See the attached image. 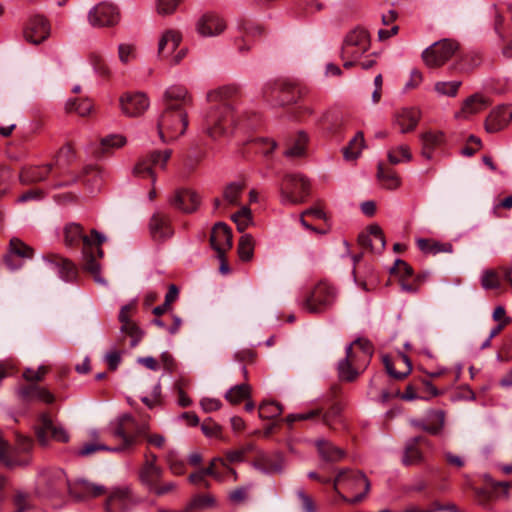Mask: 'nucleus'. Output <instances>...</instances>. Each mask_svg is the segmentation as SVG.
<instances>
[{
    "label": "nucleus",
    "instance_id": "1",
    "mask_svg": "<svg viewBox=\"0 0 512 512\" xmlns=\"http://www.w3.org/2000/svg\"><path fill=\"white\" fill-rule=\"evenodd\" d=\"M238 93L235 86H223L207 94L210 107L204 116V130L213 139L231 134L243 126L242 118L234 111L230 100Z\"/></svg>",
    "mask_w": 512,
    "mask_h": 512
},
{
    "label": "nucleus",
    "instance_id": "2",
    "mask_svg": "<svg viewBox=\"0 0 512 512\" xmlns=\"http://www.w3.org/2000/svg\"><path fill=\"white\" fill-rule=\"evenodd\" d=\"M191 97L185 87L171 86L164 94V109L157 120L158 134L163 142L182 136L188 126L186 108Z\"/></svg>",
    "mask_w": 512,
    "mask_h": 512
},
{
    "label": "nucleus",
    "instance_id": "3",
    "mask_svg": "<svg viewBox=\"0 0 512 512\" xmlns=\"http://www.w3.org/2000/svg\"><path fill=\"white\" fill-rule=\"evenodd\" d=\"M64 244L66 247H75L82 243V256L84 269L93 274L96 282L105 283L99 276L100 265L96 257L103 256L100 245L106 241L103 233L92 229L90 235L83 234V228L78 223H68L63 228Z\"/></svg>",
    "mask_w": 512,
    "mask_h": 512
},
{
    "label": "nucleus",
    "instance_id": "4",
    "mask_svg": "<svg viewBox=\"0 0 512 512\" xmlns=\"http://www.w3.org/2000/svg\"><path fill=\"white\" fill-rule=\"evenodd\" d=\"M371 483L366 475L350 468L338 469L333 489L340 499L349 504L361 502L370 492Z\"/></svg>",
    "mask_w": 512,
    "mask_h": 512
},
{
    "label": "nucleus",
    "instance_id": "5",
    "mask_svg": "<svg viewBox=\"0 0 512 512\" xmlns=\"http://www.w3.org/2000/svg\"><path fill=\"white\" fill-rule=\"evenodd\" d=\"M110 433L113 437L122 440L120 446L114 447V452H123L133 447L137 442V437L146 438L148 425L146 423L138 424L132 415L125 413L112 421L109 425Z\"/></svg>",
    "mask_w": 512,
    "mask_h": 512
},
{
    "label": "nucleus",
    "instance_id": "6",
    "mask_svg": "<svg viewBox=\"0 0 512 512\" xmlns=\"http://www.w3.org/2000/svg\"><path fill=\"white\" fill-rule=\"evenodd\" d=\"M72 482L61 468H47L39 472L35 490L38 496L44 498H59L66 492L70 494Z\"/></svg>",
    "mask_w": 512,
    "mask_h": 512
},
{
    "label": "nucleus",
    "instance_id": "7",
    "mask_svg": "<svg viewBox=\"0 0 512 512\" xmlns=\"http://www.w3.org/2000/svg\"><path fill=\"white\" fill-rule=\"evenodd\" d=\"M337 299L336 288L327 281L318 282L302 301V308L309 313L329 310Z\"/></svg>",
    "mask_w": 512,
    "mask_h": 512
},
{
    "label": "nucleus",
    "instance_id": "8",
    "mask_svg": "<svg viewBox=\"0 0 512 512\" xmlns=\"http://www.w3.org/2000/svg\"><path fill=\"white\" fill-rule=\"evenodd\" d=\"M310 184L302 174H287L281 187V202L284 205H296L304 202L309 194Z\"/></svg>",
    "mask_w": 512,
    "mask_h": 512
},
{
    "label": "nucleus",
    "instance_id": "9",
    "mask_svg": "<svg viewBox=\"0 0 512 512\" xmlns=\"http://www.w3.org/2000/svg\"><path fill=\"white\" fill-rule=\"evenodd\" d=\"M370 35L361 27L349 31L341 47V58H361L370 49Z\"/></svg>",
    "mask_w": 512,
    "mask_h": 512
},
{
    "label": "nucleus",
    "instance_id": "10",
    "mask_svg": "<svg viewBox=\"0 0 512 512\" xmlns=\"http://www.w3.org/2000/svg\"><path fill=\"white\" fill-rule=\"evenodd\" d=\"M459 49L456 41L443 39L433 43L422 52V59L429 68H438L444 65Z\"/></svg>",
    "mask_w": 512,
    "mask_h": 512
},
{
    "label": "nucleus",
    "instance_id": "11",
    "mask_svg": "<svg viewBox=\"0 0 512 512\" xmlns=\"http://www.w3.org/2000/svg\"><path fill=\"white\" fill-rule=\"evenodd\" d=\"M171 157V150L153 151L145 158L141 159L134 167V174L138 177L152 179V185L156 183L155 169H165L166 163Z\"/></svg>",
    "mask_w": 512,
    "mask_h": 512
},
{
    "label": "nucleus",
    "instance_id": "12",
    "mask_svg": "<svg viewBox=\"0 0 512 512\" xmlns=\"http://www.w3.org/2000/svg\"><path fill=\"white\" fill-rule=\"evenodd\" d=\"M87 19L92 27H111L119 22L120 13L113 3L103 1L88 11Z\"/></svg>",
    "mask_w": 512,
    "mask_h": 512
},
{
    "label": "nucleus",
    "instance_id": "13",
    "mask_svg": "<svg viewBox=\"0 0 512 512\" xmlns=\"http://www.w3.org/2000/svg\"><path fill=\"white\" fill-rule=\"evenodd\" d=\"M36 435L38 441L43 446L47 445L50 439L63 443L69 440V434L65 428L60 424H56L48 413L40 414Z\"/></svg>",
    "mask_w": 512,
    "mask_h": 512
},
{
    "label": "nucleus",
    "instance_id": "14",
    "mask_svg": "<svg viewBox=\"0 0 512 512\" xmlns=\"http://www.w3.org/2000/svg\"><path fill=\"white\" fill-rule=\"evenodd\" d=\"M345 352V358L338 362V375L341 380L352 382L366 367H363L358 355L353 351V344H349Z\"/></svg>",
    "mask_w": 512,
    "mask_h": 512
},
{
    "label": "nucleus",
    "instance_id": "15",
    "mask_svg": "<svg viewBox=\"0 0 512 512\" xmlns=\"http://www.w3.org/2000/svg\"><path fill=\"white\" fill-rule=\"evenodd\" d=\"M119 106L125 116L138 117L149 108L150 101L142 92H127L120 97Z\"/></svg>",
    "mask_w": 512,
    "mask_h": 512
},
{
    "label": "nucleus",
    "instance_id": "16",
    "mask_svg": "<svg viewBox=\"0 0 512 512\" xmlns=\"http://www.w3.org/2000/svg\"><path fill=\"white\" fill-rule=\"evenodd\" d=\"M134 309V302L126 304L122 306L118 317L121 323L120 333L123 336L127 335L131 338L130 346L132 348L136 347L139 344L143 336L142 330L137 326L136 323L130 320V314L133 312Z\"/></svg>",
    "mask_w": 512,
    "mask_h": 512
},
{
    "label": "nucleus",
    "instance_id": "17",
    "mask_svg": "<svg viewBox=\"0 0 512 512\" xmlns=\"http://www.w3.org/2000/svg\"><path fill=\"white\" fill-rule=\"evenodd\" d=\"M49 34L50 26L47 20L39 15L31 17L23 31L25 40L34 45H38L46 40Z\"/></svg>",
    "mask_w": 512,
    "mask_h": 512
},
{
    "label": "nucleus",
    "instance_id": "18",
    "mask_svg": "<svg viewBox=\"0 0 512 512\" xmlns=\"http://www.w3.org/2000/svg\"><path fill=\"white\" fill-rule=\"evenodd\" d=\"M135 500L128 487L115 488L110 493L105 503L106 512H127Z\"/></svg>",
    "mask_w": 512,
    "mask_h": 512
},
{
    "label": "nucleus",
    "instance_id": "19",
    "mask_svg": "<svg viewBox=\"0 0 512 512\" xmlns=\"http://www.w3.org/2000/svg\"><path fill=\"white\" fill-rule=\"evenodd\" d=\"M210 243L217 252L218 258H222L225 252L232 247V232L230 228L222 222L215 224L211 232Z\"/></svg>",
    "mask_w": 512,
    "mask_h": 512
},
{
    "label": "nucleus",
    "instance_id": "20",
    "mask_svg": "<svg viewBox=\"0 0 512 512\" xmlns=\"http://www.w3.org/2000/svg\"><path fill=\"white\" fill-rule=\"evenodd\" d=\"M9 253L5 256L4 261L6 266L11 270H17L22 267V262H15L14 257H20L22 259H31L34 256V250L32 247L25 244L18 238H12L10 240Z\"/></svg>",
    "mask_w": 512,
    "mask_h": 512
},
{
    "label": "nucleus",
    "instance_id": "21",
    "mask_svg": "<svg viewBox=\"0 0 512 512\" xmlns=\"http://www.w3.org/2000/svg\"><path fill=\"white\" fill-rule=\"evenodd\" d=\"M226 28L225 21L215 13L202 15L196 24L197 32L203 37H214L221 34Z\"/></svg>",
    "mask_w": 512,
    "mask_h": 512
},
{
    "label": "nucleus",
    "instance_id": "22",
    "mask_svg": "<svg viewBox=\"0 0 512 512\" xmlns=\"http://www.w3.org/2000/svg\"><path fill=\"white\" fill-rule=\"evenodd\" d=\"M512 120V108L507 105L493 109L485 121V129L489 133H496L504 129Z\"/></svg>",
    "mask_w": 512,
    "mask_h": 512
},
{
    "label": "nucleus",
    "instance_id": "23",
    "mask_svg": "<svg viewBox=\"0 0 512 512\" xmlns=\"http://www.w3.org/2000/svg\"><path fill=\"white\" fill-rule=\"evenodd\" d=\"M254 467L265 474L281 472L284 468V458L282 454L259 452L254 461Z\"/></svg>",
    "mask_w": 512,
    "mask_h": 512
},
{
    "label": "nucleus",
    "instance_id": "24",
    "mask_svg": "<svg viewBox=\"0 0 512 512\" xmlns=\"http://www.w3.org/2000/svg\"><path fill=\"white\" fill-rule=\"evenodd\" d=\"M421 443L428 444V440L423 436H416L406 441L401 459L403 465H418L424 461V454L419 448Z\"/></svg>",
    "mask_w": 512,
    "mask_h": 512
},
{
    "label": "nucleus",
    "instance_id": "25",
    "mask_svg": "<svg viewBox=\"0 0 512 512\" xmlns=\"http://www.w3.org/2000/svg\"><path fill=\"white\" fill-rule=\"evenodd\" d=\"M182 38V33L179 30H165L158 41V55L163 59L170 58L179 47Z\"/></svg>",
    "mask_w": 512,
    "mask_h": 512
},
{
    "label": "nucleus",
    "instance_id": "26",
    "mask_svg": "<svg viewBox=\"0 0 512 512\" xmlns=\"http://www.w3.org/2000/svg\"><path fill=\"white\" fill-rule=\"evenodd\" d=\"M105 493V486L83 479L72 482V487H70V495L78 501L98 497Z\"/></svg>",
    "mask_w": 512,
    "mask_h": 512
},
{
    "label": "nucleus",
    "instance_id": "27",
    "mask_svg": "<svg viewBox=\"0 0 512 512\" xmlns=\"http://www.w3.org/2000/svg\"><path fill=\"white\" fill-rule=\"evenodd\" d=\"M358 241L363 248L374 253H380L385 247V238L378 225H371L366 233L359 235Z\"/></svg>",
    "mask_w": 512,
    "mask_h": 512
},
{
    "label": "nucleus",
    "instance_id": "28",
    "mask_svg": "<svg viewBox=\"0 0 512 512\" xmlns=\"http://www.w3.org/2000/svg\"><path fill=\"white\" fill-rule=\"evenodd\" d=\"M199 202V196L189 189H178L170 200L172 206L186 213L195 211Z\"/></svg>",
    "mask_w": 512,
    "mask_h": 512
},
{
    "label": "nucleus",
    "instance_id": "29",
    "mask_svg": "<svg viewBox=\"0 0 512 512\" xmlns=\"http://www.w3.org/2000/svg\"><path fill=\"white\" fill-rule=\"evenodd\" d=\"M43 259L57 270V273L62 280L69 282L76 277V266L69 259L56 254L44 256Z\"/></svg>",
    "mask_w": 512,
    "mask_h": 512
},
{
    "label": "nucleus",
    "instance_id": "30",
    "mask_svg": "<svg viewBox=\"0 0 512 512\" xmlns=\"http://www.w3.org/2000/svg\"><path fill=\"white\" fill-rule=\"evenodd\" d=\"M149 231L155 241H162L172 236L169 219L161 213H154L149 222Z\"/></svg>",
    "mask_w": 512,
    "mask_h": 512
},
{
    "label": "nucleus",
    "instance_id": "31",
    "mask_svg": "<svg viewBox=\"0 0 512 512\" xmlns=\"http://www.w3.org/2000/svg\"><path fill=\"white\" fill-rule=\"evenodd\" d=\"M490 105L489 99L482 94H473L468 97L462 105L460 112L457 113V117L469 118L470 116L477 114L485 110Z\"/></svg>",
    "mask_w": 512,
    "mask_h": 512
},
{
    "label": "nucleus",
    "instance_id": "32",
    "mask_svg": "<svg viewBox=\"0 0 512 512\" xmlns=\"http://www.w3.org/2000/svg\"><path fill=\"white\" fill-rule=\"evenodd\" d=\"M420 119V112L416 108H403L395 115V124L401 133L413 131Z\"/></svg>",
    "mask_w": 512,
    "mask_h": 512
},
{
    "label": "nucleus",
    "instance_id": "33",
    "mask_svg": "<svg viewBox=\"0 0 512 512\" xmlns=\"http://www.w3.org/2000/svg\"><path fill=\"white\" fill-rule=\"evenodd\" d=\"M420 140L422 143V156L431 160L434 150L444 144L445 135L441 131H428L420 136Z\"/></svg>",
    "mask_w": 512,
    "mask_h": 512
},
{
    "label": "nucleus",
    "instance_id": "34",
    "mask_svg": "<svg viewBox=\"0 0 512 512\" xmlns=\"http://www.w3.org/2000/svg\"><path fill=\"white\" fill-rule=\"evenodd\" d=\"M52 164L30 166L20 172V181L23 184H33L45 180L52 170Z\"/></svg>",
    "mask_w": 512,
    "mask_h": 512
},
{
    "label": "nucleus",
    "instance_id": "35",
    "mask_svg": "<svg viewBox=\"0 0 512 512\" xmlns=\"http://www.w3.org/2000/svg\"><path fill=\"white\" fill-rule=\"evenodd\" d=\"M162 474L163 470L160 466L152 462H145L139 471V479L151 491L160 482Z\"/></svg>",
    "mask_w": 512,
    "mask_h": 512
},
{
    "label": "nucleus",
    "instance_id": "36",
    "mask_svg": "<svg viewBox=\"0 0 512 512\" xmlns=\"http://www.w3.org/2000/svg\"><path fill=\"white\" fill-rule=\"evenodd\" d=\"M19 395L26 400L37 399L47 404L54 402V395L46 388L30 384L19 389Z\"/></svg>",
    "mask_w": 512,
    "mask_h": 512
},
{
    "label": "nucleus",
    "instance_id": "37",
    "mask_svg": "<svg viewBox=\"0 0 512 512\" xmlns=\"http://www.w3.org/2000/svg\"><path fill=\"white\" fill-rule=\"evenodd\" d=\"M316 446L320 457L327 462H338L346 455L343 449L324 439L317 440Z\"/></svg>",
    "mask_w": 512,
    "mask_h": 512
},
{
    "label": "nucleus",
    "instance_id": "38",
    "mask_svg": "<svg viewBox=\"0 0 512 512\" xmlns=\"http://www.w3.org/2000/svg\"><path fill=\"white\" fill-rule=\"evenodd\" d=\"M445 412L444 411H433L431 417L437 418L438 424H426L424 419H410L409 423L411 426L421 429L431 435H438L444 428L445 425Z\"/></svg>",
    "mask_w": 512,
    "mask_h": 512
},
{
    "label": "nucleus",
    "instance_id": "39",
    "mask_svg": "<svg viewBox=\"0 0 512 512\" xmlns=\"http://www.w3.org/2000/svg\"><path fill=\"white\" fill-rule=\"evenodd\" d=\"M482 63V56L479 52L470 51L464 53L456 61L454 67L461 73H471Z\"/></svg>",
    "mask_w": 512,
    "mask_h": 512
},
{
    "label": "nucleus",
    "instance_id": "40",
    "mask_svg": "<svg viewBox=\"0 0 512 512\" xmlns=\"http://www.w3.org/2000/svg\"><path fill=\"white\" fill-rule=\"evenodd\" d=\"M308 143V135L300 131L292 140L289 148L284 152V155L288 158H301L306 155V148Z\"/></svg>",
    "mask_w": 512,
    "mask_h": 512
},
{
    "label": "nucleus",
    "instance_id": "41",
    "mask_svg": "<svg viewBox=\"0 0 512 512\" xmlns=\"http://www.w3.org/2000/svg\"><path fill=\"white\" fill-rule=\"evenodd\" d=\"M126 144V139L122 135L112 134L102 138L99 147L95 151L97 156H104L114 149H119Z\"/></svg>",
    "mask_w": 512,
    "mask_h": 512
},
{
    "label": "nucleus",
    "instance_id": "42",
    "mask_svg": "<svg viewBox=\"0 0 512 512\" xmlns=\"http://www.w3.org/2000/svg\"><path fill=\"white\" fill-rule=\"evenodd\" d=\"M216 505L217 501L212 494H198L192 498L184 512L201 511L216 507Z\"/></svg>",
    "mask_w": 512,
    "mask_h": 512
},
{
    "label": "nucleus",
    "instance_id": "43",
    "mask_svg": "<svg viewBox=\"0 0 512 512\" xmlns=\"http://www.w3.org/2000/svg\"><path fill=\"white\" fill-rule=\"evenodd\" d=\"M245 183L244 182H231L227 184L223 189V199L224 201L232 206H237L240 204L239 200L244 191Z\"/></svg>",
    "mask_w": 512,
    "mask_h": 512
},
{
    "label": "nucleus",
    "instance_id": "44",
    "mask_svg": "<svg viewBox=\"0 0 512 512\" xmlns=\"http://www.w3.org/2000/svg\"><path fill=\"white\" fill-rule=\"evenodd\" d=\"M364 147L365 140L363 133L357 132L350 140L348 146L343 148V156L346 160H355L360 156Z\"/></svg>",
    "mask_w": 512,
    "mask_h": 512
},
{
    "label": "nucleus",
    "instance_id": "45",
    "mask_svg": "<svg viewBox=\"0 0 512 512\" xmlns=\"http://www.w3.org/2000/svg\"><path fill=\"white\" fill-rule=\"evenodd\" d=\"M16 451L11 452L6 442L0 435V462L9 468L16 466H25L29 464V459L18 460L15 456Z\"/></svg>",
    "mask_w": 512,
    "mask_h": 512
},
{
    "label": "nucleus",
    "instance_id": "46",
    "mask_svg": "<svg viewBox=\"0 0 512 512\" xmlns=\"http://www.w3.org/2000/svg\"><path fill=\"white\" fill-rule=\"evenodd\" d=\"M387 158L390 164L397 165L404 162H410L412 153L406 144L391 147L387 152Z\"/></svg>",
    "mask_w": 512,
    "mask_h": 512
},
{
    "label": "nucleus",
    "instance_id": "47",
    "mask_svg": "<svg viewBox=\"0 0 512 512\" xmlns=\"http://www.w3.org/2000/svg\"><path fill=\"white\" fill-rule=\"evenodd\" d=\"M353 344V351L358 355L360 362H362L363 367H366L370 361V358L373 354L372 344L367 339H356Z\"/></svg>",
    "mask_w": 512,
    "mask_h": 512
},
{
    "label": "nucleus",
    "instance_id": "48",
    "mask_svg": "<svg viewBox=\"0 0 512 512\" xmlns=\"http://www.w3.org/2000/svg\"><path fill=\"white\" fill-rule=\"evenodd\" d=\"M377 177L388 189H395L400 185V178L395 171L385 167L383 163L378 164Z\"/></svg>",
    "mask_w": 512,
    "mask_h": 512
},
{
    "label": "nucleus",
    "instance_id": "49",
    "mask_svg": "<svg viewBox=\"0 0 512 512\" xmlns=\"http://www.w3.org/2000/svg\"><path fill=\"white\" fill-rule=\"evenodd\" d=\"M250 395V386L246 383L231 387L225 393V399L231 404H238Z\"/></svg>",
    "mask_w": 512,
    "mask_h": 512
},
{
    "label": "nucleus",
    "instance_id": "50",
    "mask_svg": "<svg viewBox=\"0 0 512 512\" xmlns=\"http://www.w3.org/2000/svg\"><path fill=\"white\" fill-rule=\"evenodd\" d=\"M239 232L245 231L253 223L252 213L249 207L242 206L239 211L231 216Z\"/></svg>",
    "mask_w": 512,
    "mask_h": 512
},
{
    "label": "nucleus",
    "instance_id": "51",
    "mask_svg": "<svg viewBox=\"0 0 512 512\" xmlns=\"http://www.w3.org/2000/svg\"><path fill=\"white\" fill-rule=\"evenodd\" d=\"M418 248L424 253L437 254L440 252H451V244H443L440 242L430 241L428 239L417 240Z\"/></svg>",
    "mask_w": 512,
    "mask_h": 512
},
{
    "label": "nucleus",
    "instance_id": "52",
    "mask_svg": "<svg viewBox=\"0 0 512 512\" xmlns=\"http://www.w3.org/2000/svg\"><path fill=\"white\" fill-rule=\"evenodd\" d=\"M254 244V239L250 234H244L241 236L238 244V253L241 260L249 261L252 259Z\"/></svg>",
    "mask_w": 512,
    "mask_h": 512
},
{
    "label": "nucleus",
    "instance_id": "53",
    "mask_svg": "<svg viewBox=\"0 0 512 512\" xmlns=\"http://www.w3.org/2000/svg\"><path fill=\"white\" fill-rule=\"evenodd\" d=\"M69 112H76L80 116L88 115L92 110V103L88 99H70L66 103Z\"/></svg>",
    "mask_w": 512,
    "mask_h": 512
},
{
    "label": "nucleus",
    "instance_id": "54",
    "mask_svg": "<svg viewBox=\"0 0 512 512\" xmlns=\"http://www.w3.org/2000/svg\"><path fill=\"white\" fill-rule=\"evenodd\" d=\"M461 81H439L435 83L434 90L441 96L454 97L461 86Z\"/></svg>",
    "mask_w": 512,
    "mask_h": 512
},
{
    "label": "nucleus",
    "instance_id": "55",
    "mask_svg": "<svg viewBox=\"0 0 512 512\" xmlns=\"http://www.w3.org/2000/svg\"><path fill=\"white\" fill-rule=\"evenodd\" d=\"M281 413V405L274 401H265L259 406V416L263 419H274Z\"/></svg>",
    "mask_w": 512,
    "mask_h": 512
},
{
    "label": "nucleus",
    "instance_id": "56",
    "mask_svg": "<svg viewBox=\"0 0 512 512\" xmlns=\"http://www.w3.org/2000/svg\"><path fill=\"white\" fill-rule=\"evenodd\" d=\"M401 360L406 365V370L404 372L395 371L388 357H384L383 359L387 373L397 380L405 378L411 372L412 369L410 360L407 356L402 355Z\"/></svg>",
    "mask_w": 512,
    "mask_h": 512
},
{
    "label": "nucleus",
    "instance_id": "57",
    "mask_svg": "<svg viewBox=\"0 0 512 512\" xmlns=\"http://www.w3.org/2000/svg\"><path fill=\"white\" fill-rule=\"evenodd\" d=\"M481 286L485 290L499 288L500 278L498 273L493 269L484 270L481 275Z\"/></svg>",
    "mask_w": 512,
    "mask_h": 512
},
{
    "label": "nucleus",
    "instance_id": "58",
    "mask_svg": "<svg viewBox=\"0 0 512 512\" xmlns=\"http://www.w3.org/2000/svg\"><path fill=\"white\" fill-rule=\"evenodd\" d=\"M114 447H109L105 444L101 443H84L78 450V455L80 456H90L98 451H113Z\"/></svg>",
    "mask_w": 512,
    "mask_h": 512
},
{
    "label": "nucleus",
    "instance_id": "59",
    "mask_svg": "<svg viewBox=\"0 0 512 512\" xmlns=\"http://www.w3.org/2000/svg\"><path fill=\"white\" fill-rule=\"evenodd\" d=\"M167 463L170 471L175 475H182L185 471L184 460L178 458L174 451H171L167 455Z\"/></svg>",
    "mask_w": 512,
    "mask_h": 512
},
{
    "label": "nucleus",
    "instance_id": "60",
    "mask_svg": "<svg viewBox=\"0 0 512 512\" xmlns=\"http://www.w3.org/2000/svg\"><path fill=\"white\" fill-rule=\"evenodd\" d=\"M75 159V152L70 144L64 145L56 156V164L59 166H65L71 163Z\"/></svg>",
    "mask_w": 512,
    "mask_h": 512
},
{
    "label": "nucleus",
    "instance_id": "61",
    "mask_svg": "<svg viewBox=\"0 0 512 512\" xmlns=\"http://www.w3.org/2000/svg\"><path fill=\"white\" fill-rule=\"evenodd\" d=\"M89 60L97 74L101 76H108L110 74V70L100 54L91 53Z\"/></svg>",
    "mask_w": 512,
    "mask_h": 512
},
{
    "label": "nucleus",
    "instance_id": "62",
    "mask_svg": "<svg viewBox=\"0 0 512 512\" xmlns=\"http://www.w3.org/2000/svg\"><path fill=\"white\" fill-rule=\"evenodd\" d=\"M296 495L300 501L303 512H317V506L311 496L306 494L303 489H298Z\"/></svg>",
    "mask_w": 512,
    "mask_h": 512
},
{
    "label": "nucleus",
    "instance_id": "63",
    "mask_svg": "<svg viewBox=\"0 0 512 512\" xmlns=\"http://www.w3.org/2000/svg\"><path fill=\"white\" fill-rule=\"evenodd\" d=\"M501 209H512V195H509L502 200L495 201L490 213L495 218H501L503 217Z\"/></svg>",
    "mask_w": 512,
    "mask_h": 512
},
{
    "label": "nucleus",
    "instance_id": "64",
    "mask_svg": "<svg viewBox=\"0 0 512 512\" xmlns=\"http://www.w3.org/2000/svg\"><path fill=\"white\" fill-rule=\"evenodd\" d=\"M181 0H157V12L161 15L174 13Z\"/></svg>",
    "mask_w": 512,
    "mask_h": 512
}]
</instances>
